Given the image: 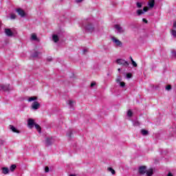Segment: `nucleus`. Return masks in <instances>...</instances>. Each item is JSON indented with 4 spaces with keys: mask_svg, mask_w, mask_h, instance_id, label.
<instances>
[{
    "mask_svg": "<svg viewBox=\"0 0 176 176\" xmlns=\"http://www.w3.org/2000/svg\"><path fill=\"white\" fill-rule=\"evenodd\" d=\"M130 60H131V63H132L133 61H134V60L133 59V57H131V56H130Z\"/></svg>",
    "mask_w": 176,
    "mask_h": 176,
    "instance_id": "nucleus-47",
    "label": "nucleus"
},
{
    "mask_svg": "<svg viewBox=\"0 0 176 176\" xmlns=\"http://www.w3.org/2000/svg\"><path fill=\"white\" fill-rule=\"evenodd\" d=\"M136 6L137 8H138L139 9L142 8V3H140V2H137L136 3Z\"/></svg>",
    "mask_w": 176,
    "mask_h": 176,
    "instance_id": "nucleus-29",
    "label": "nucleus"
},
{
    "mask_svg": "<svg viewBox=\"0 0 176 176\" xmlns=\"http://www.w3.org/2000/svg\"><path fill=\"white\" fill-rule=\"evenodd\" d=\"M116 80L117 83H120L122 82V76H118Z\"/></svg>",
    "mask_w": 176,
    "mask_h": 176,
    "instance_id": "nucleus-25",
    "label": "nucleus"
},
{
    "mask_svg": "<svg viewBox=\"0 0 176 176\" xmlns=\"http://www.w3.org/2000/svg\"><path fill=\"white\" fill-rule=\"evenodd\" d=\"M10 129L13 131V133H19V131H17V129H16L13 125H10Z\"/></svg>",
    "mask_w": 176,
    "mask_h": 176,
    "instance_id": "nucleus-17",
    "label": "nucleus"
},
{
    "mask_svg": "<svg viewBox=\"0 0 176 176\" xmlns=\"http://www.w3.org/2000/svg\"><path fill=\"white\" fill-rule=\"evenodd\" d=\"M71 134H72V131H70L69 133H67V135L71 137Z\"/></svg>",
    "mask_w": 176,
    "mask_h": 176,
    "instance_id": "nucleus-42",
    "label": "nucleus"
},
{
    "mask_svg": "<svg viewBox=\"0 0 176 176\" xmlns=\"http://www.w3.org/2000/svg\"><path fill=\"white\" fill-rule=\"evenodd\" d=\"M167 176H173V173H171V172H169L168 173Z\"/></svg>",
    "mask_w": 176,
    "mask_h": 176,
    "instance_id": "nucleus-45",
    "label": "nucleus"
},
{
    "mask_svg": "<svg viewBox=\"0 0 176 176\" xmlns=\"http://www.w3.org/2000/svg\"><path fill=\"white\" fill-rule=\"evenodd\" d=\"M108 171H109L110 173H111V174L113 175H114V174H116L115 170H113V168H112L111 167H109L107 168Z\"/></svg>",
    "mask_w": 176,
    "mask_h": 176,
    "instance_id": "nucleus-18",
    "label": "nucleus"
},
{
    "mask_svg": "<svg viewBox=\"0 0 176 176\" xmlns=\"http://www.w3.org/2000/svg\"><path fill=\"white\" fill-rule=\"evenodd\" d=\"M10 19L11 20H14L16 19V14H10Z\"/></svg>",
    "mask_w": 176,
    "mask_h": 176,
    "instance_id": "nucleus-31",
    "label": "nucleus"
},
{
    "mask_svg": "<svg viewBox=\"0 0 176 176\" xmlns=\"http://www.w3.org/2000/svg\"><path fill=\"white\" fill-rule=\"evenodd\" d=\"M109 75H110L109 73H108V74H107V76H109Z\"/></svg>",
    "mask_w": 176,
    "mask_h": 176,
    "instance_id": "nucleus-49",
    "label": "nucleus"
},
{
    "mask_svg": "<svg viewBox=\"0 0 176 176\" xmlns=\"http://www.w3.org/2000/svg\"><path fill=\"white\" fill-rule=\"evenodd\" d=\"M52 41L55 42V43H57L58 41H60V38H58V36L57 34H53L52 35Z\"/></svg>",
    "mask_w": 176,
    "mask_h": 176,
    "instance_id": "nucleus-15",
    "label": "nucleus"
},
{
    "mask_svg": "<svg viewBox=\"0 0 176 176\" xmlns=\"http://www.w3.org/2000/svg\"><path fill=\"white\" fill-rule=\"evenodd\" d=\"M31 39H32V41H38V37H36V34H32L31 36Z\"/></svg>",
    "mask_w": 176,
    "mask_h": 176,
    "instance_id": "nucleus-21",
    "label": "nucleus"
},
{
    "mask_svg": "<svg viewBox=\"0 0 176 176\" xmlns=\"http://www.w3.org/2000/svg\"><path fill=\"white\" fill-rule=\"evenodd\" d=\"M47 60L48 61H52V60H53V58H52V57H48V58H47Z\"/></svg>",
    "mask_w": 176,
    "mask_h": 176,
    "instance_id": "nucleus-44",
    "label": "nucleus"
},
{
    "mask_svg": "<svg viewBox=\"0 0 176 176\" xmlns=\"http://www.w3.org/2000/svg\"><path fill=\"white\" fill-rule=\"evenodd\" d=\"M172 56H173V57H176V52H175V51H173V52H172Z\"/></svg>",
    "mask_w": 176,
    "mask_h": 176,
    "instance_id": "nucleus-38",
    "label": "nucleus"
},
{
    "mask_svg": "<svg viewBox=\"0 0 176 176\" xmlns=\"http://www.w3.org/2000/svg\"><path fill=\"white\" fill-rule=\"evenodd\" d=\"M77 3H80V2H83V0H76Z\"/></svg>",
    "mask_w": 176,
    "mask_h": 176,
    "instance_id": "nucleus-41",
    "label": "nucleus"
},
{
    "mask_svg": "<svg viewBox=\"0 0 176 176\" xmlns=\"http://www.w3.org/2000/svg\"><path fill=\"white\" fill-rule=\"evenodd\" d=\"M166 90H171V85H167L166 87Z\"/></svg>",
    "mask_w": 176,
    "mask_h": 176,
    "instance_id": "nucleus-36",
    "label": "nucleus"
},
{
    "mask_svg": "<svg viewBox=\"0 0 176 176\" xmlns=\"http://www.w3.org/2000/svg\"><path fill=\"white\" fill-rule=\"evenodd\" d=\"M131 63H132V65H133L135 67H137L138 65H137V63H135V61L133 60Z\"/></svg>",
    "mask_w": 176,
    "mask_h": 176,
    "instance_id": "nucleus-35",
    "label": "nucleus"
},
{
    "mask_svg": "<svg viewBox=\"0 0 176 176\" xmlns=\"http://www.w3.org/2000/svg\"><path fill=\"white\" fill-rule=\"evenodd\" d=\"M82 27L87 32H93L95 30L94 25L90 21H85L82 23Z\"/></svg>",
    "mask_w": 176,
    "mask_h": 176,
    "instance_id": "nucleus-1",
    "label": "nucleus"
},
{
    "mask_svg": "<svg viewBox=\"0 0 176 176\" xmlns=\"http://www.w3.org/2000/svg\"><path fill=\"white\" fill-rule=\"evenodd\" d=\"M136 13H137L138 16H141V14H144V12H143L142 10H138L136 11Z\"/></svg>",
    "mask_w": 176,
    "mask_h": 176,
    "instance_id": "nucleus-20",
    "label": "nucleus"
},
{
    "mask_svg": "<svg viewBox=\"0 0 176 176\" xmlns=\"http://www.w3.org/2000/svg\"><path fill=\"white\" fill-rule=\"evenodd\" d=\"M16 165L15 164H12L11 165L10 168V171H12L13 173V171H14V170H16Z\"/></svg>",
    "mask_w": 176,
    "mask_h": 176,
    "instance_id": "nucleus-24",
    "label": "nucleus"
},
{
    "mask_svg": "<svg viewBox=\"0 0 176 176\" xmlns=\"http://www.w3.org/2000/svg\"><path fill=\"white\" fill-rule=\"evenodd\" d=\"M35 100H36V97L32 96V97L29 98L28 101H29V102H31L32 101H35Z\"/></svg>",
    "mask_w": 176,
    "mask_h": 176,
    "instance_id": "nucleus-26",
    "label": "nucleus"
},
{
    "mask_svg": "<svg viewBox=\"0 0 176 176\" xmlns=\"http://www.w3.org/2000/svg\"><path fill=\"white\" fill-rule=\"evenodd\" d=\"M127 116H129V118H131V116H133V111H131V110L128 111Z\"/></svg>",
    "mask_w": 176,
    "mask_h": 176,
    "instance_id": "nucleus-27",
    "label": "nucleus"
},
{
    "mask_svg": "<svg viewBox=\"0 0 176 176\" xmlns=\"http://www.w3.org/2000/svg\"><path fill=\"white\" fill-rule=\"evenodd\" d=\"M1 170H2V174H4L5 175H6V174H9V168L7 167H3L1 168Z\"/></svg>",
    "mask_w": 176,
    "mask_h": 176,
    "instance_id": "nucleus-13",
    "label": "nucleus"
},
{
    "mask_svg": "<svg viewBox=\"0 0 176 176\" xmlns=\"http://www.w3.org/2000/svg\"><path fill=\"white\" fill-rule=\"evenodd\" d=\"M69 176H76V175H70Z\"/></svg>",
    "mask_w": 176,
    "mask_h": 176,
    "instance_id": "nucleus-48",
    "label": "nucleus"
},
{
    "mask_svg": "<svg viewBox=\"0 0 176 176\" xmlns=\"http://www.w3.org/2000/svg\"><path fill=\"white\" fill-rule=\"evenodd\" d=\"M13 88H12V87H10V84H6V85H3V84H1L0 85V90H3V91H10V90H12Z\"/></svg>",
    "mask_w": 176,
    "mask_h": 176,
    "instance_id": "nucleus-4",
    "label": "nucleus"
},
{
    "mask_svg": "<svg viewBox=\"0 0 176 176\" xmlns=\"http://www.w3.org/2000/svg\"><path fill=\"white\" fill-rule=\"evenodd\" d=\"M87 53V49L83 50V54H86Z\"/></svg>",
    "mask_w": 176,
    "mask_h": 176,
    "instance_id": "nucleus-43",
    "label": "nucleus"
},
{
    "mask_svg": "<svg viewBox=\"0 0 176 176\" xmlns=\"http://www.w3.org/2000/svg\"><path fill=\"white\" fill-rule=\"evenodd\" d=\"M118 71L120 72V69H118Z\"/></svg>",
    "mask_w": 176,
    "mask_h": 176,
    "instance_id": "nucleus-50",
    "label": "nucleus"
},
{
    "mask_svg": "<svg viewBox=\"0 0 176 176\" xmlns=\"http://www.w3.org/2000/svg\"><path fill=\"white\" fill-rule=\"evenodd\" d=\"M148 5L150 9H153V8L155 6V0H149Z\"/></svg>",
    "mask_w": 176,
    "mask_h": 176,
    "instance_id": "nucleus-14",
    "label": "nucleus"
},
{
    "mask_svg": "<svg viewBox=\"0 0 176 176\" xmlns=\"http://www.w3.org/2000/svg\"><path fill=\"white\" fill-rule=\"evenodd\" d=\"M34 126H35V129L38 130V133H41V126H39V124H34Z\"/></svg>",
    "mask_w": 176,
    "mask_h": 176,
    "instance_id": "nucleus-23",
    "label": "nucleus"
},
{
    "mask_svg": "<svg viewBox=\"0 0 176 176\" xmlns=\"http://www.w3.org/2000/svg\"><path fill=\"white\" fill-rule=\"evenodd\" d=\"M148 10H149V8H148V7H144V8H143V12H148Z\"/></svg>",
    "mask_w": 176,
    "mask_h": 176,
    "instance_id": "nucleus-34",
    "label": "nucleus"
},
{
    "mask_svg": "<svg viewBox=\"0 0 176 176\" xmlns=\"http://www.w3.org/2000/svg\"><path fill=\"white\" fill-rule=\"evenodd\" d=\"M40 107H41V104H39V102L36 101H34L32 104V109H34L35 111H36V109H39Z\"/></svg>",
    "mask_w": 176,
    "mask_h": 176,
    "instance_id": "nucleus-7",
    "label": "nucleus"
},
{
    "mask_svg": "<svg viewBox=\"0 0 176 176\" xmlns=\"http://www.w3.org/2000/svg\"><path fill=\"white\" fill-rule=\"evenodd\" d=\"M132 76H133V75L131 74V73L126 74L127 79H130Z\"/></svg>",
    "mask_w": 176,
    "mask_h": 176,
    "instance_id": "nucleus-33",
    "label": "nucleus"
},
{
    "mask_svg": "<svg viewBox=\"0 0 176 176\" xmlns=\"http://www.w3.org/2000/svg\"><path fill=\"white\" fill-rule=\"evenodd\" d=\"M142 21H143L144 23H145L146 24H148V20H146V19H142Z\"/></svg>",
    "mask_w": 176,
    "mask_h": 176,
    "instance_id": "nucleus-39",
    "label": "nucleus"
},
{
    "mask_svg": "<svg viewBox=\"0 0 176 176\" xmlns=\"http://www.w3.org/2000/svg\"><path fill=\"white\" fill-rule=\"evenodd\" d=\"M171 34L174 38H176V31L175 30H172Z\"/></svg>",
    "mask_w": 176,
    "mask_h": 176,
    "instance_id": "nucleus-32",
    "label": "nucleus"
},
{
    "mask_svg": "<svg viewBox=\"0 0 176 176\" xmlns=\"http://www.w3.org/2000/svg\"><path fill=\"white\" fill-rule=\"evenodd\" d=\"M96 85V82H93L91 83V87H94V86Z\"/></svg>",
    "mask_w": 176,
    "mask_h": 176,
    "instance_id": "nucleus-40",
    "label": "nucleus"
},
{
    "mask_svg": "<svg viewBox=\"0 0 176 176\" xmlns=\"http://www.w3.org/2000/svg\"><path fill=\"white\" fill-rule=\"evenodd\" d=\"M5 34L7 36H13V32L9 28L5 29Z\"/></svg>",
    "mask_w": 176,
    "mask_h": 176,
    "instance_id": "nucleus-9",
    "label": "nucleus"
},
{
    "mask_svg": "<svg viewBox=\"0 0 176 176\" xmlns=\"http://www.w3.org/2000/svg\"><path fill=\"white\" fill-rule=\"evenodd\" d=\"M133 126H140V123L138 120L133 121Z\"/></svg>",
    "mask_w": 176,
    "mask_h": 176,
    "instance_id": "nucleus-28",
    "label": "nucleus"
},
{
    "mask_svg": "<svg viewBox=\"0 0 176 176\" xmlns=\"http://www.w3.org/2000/svg\"><path fill=\"white\" fill-rule=\"evenodd\" d=\"M118 83L121 87H124L126 86V83H124V82L121 81L120 82H118Z\"/></svg>",
    "mask_w": 176,
    "mask_h": 176,
    "instance_id": "nucleus-30",
    "label": "nucleus"
},
{
    "mask_svg": "<svg viewBox=\"0 0 176 176\" xmlns=\"http://www.w3.org/2000/svg\"><path fill=\"white\" fill-rule=\"evenodd\" d=\"M116 63L119 65H123L124 67H127L128 65H129V62H127L123 59H117Z\"/></svg>",
    "mask_w": 176,
    "mask_h": 176,
    "instance_id": "nucleus-5",
    "label": "nucleus"
},
{
    "mask_svg": "<svg viewBox=\"0 0 176 176\" xmlns=\"http://www.w3.org/2000/svg\"><path fill=\"white\" fill-rule=\"evenodd\" d=\"M28 124L29 129H32V127H34V126L35 125V122H34V120L29 119L28 121Z\"/></svg>",
    "mask_w": 176,
    "mask_h": 176,
    "instance_id": "nucleus-10",
    "label": "nucleus"
},
{
    "mask_svg": "<svg viewBox=\"0 0 176 176\" xmlns=\"http://www.w3.org/2000/svg\"><path fill=\"white\" fill-rule=\"evenodd\" d=\"M54 142V139L53 138H47L45 139V145L46 146H50Z\"/></svg>",
    "mask_w": 176,
    "mask_h": 176,
    "instance_id": "nucleus-6",
    "label": "nucleus"
},
{
    "mask_svg": "<svg viewBox=\"0 0 176 176\" xmlns=\"http://www.w3.org/2000/svg\"><path fill=\"white\" fill-rule=\"evenodd\" d=\"M146 173V166H142L139 167V174H141L142 175H144Z\"/></svg>",
    "mask_w": 176,
    "mask_h": 176,
    "instance_id": "nucleus-8",
    "label": "nucleus"
},
{
    "mask_svg": "<svg viewBox=\"0 0 176 176\" xmlns=\"http://www.w3.org/2000/svg\"><path fill=\"white\" fill-rule=\"evenodd\" d=\"M173 28H176V22H174V23H173Z\"/></svg>",
    "mask_w": 176,
    "mask_h": 176,
    "instance_id": "nucleus-46",
    "label": "nucleus"
},
{
    "mask_svg": "<svg viewBox=\"0 0 176 176\" xmlns=\"http://www.w3.org/2000/svg\"><path fill=\"white\" fill-rule=\"evenodd\" d=\"M114 28L116 34H124L125 32L124 28L122 27V25H120V24L114 25Z\"/></svg>",
    "mask_w": 176,
    "mask_h": 176,
    "instance_id": "nucleus-2",
    "label": "nucleus"
},
{
    "mask_svg": "<svg viewBox=\"0 0 176 176\" xmlns=\"http://www.w3.org/2000/svg\"><path fill=\"white\" fill-rule=\"evenodd\" d=\"M147 176H152L153 175V169L151 168L146 171Z\"/></svg>",
    "mask_w": 176,
    "mask_h": 176,
    "instance_id": "nucleus-16",
    "label": "nucleus"
},
{
    "mask_svg": "<svg viewBox=\"0 0 176 176\" xmlns=\"http://www.w3.org/2000/svg\"><path fill=\"white\" fill-rule=\"evenodd\" d=\"M45 173H49V167L46 166V167L45 168Z\"/></svg>",
    "mask_w": 176,
    "mask_h": 176,
    "instance_id": "nucleus-37",
    "label": "nucleus"
},
{
    "mask_svg": "<svg viewBox=\"0 0 176 176\" xmlns=\"http://www.w3.org/2000/svg\"><path fill=\"white\" fill-rule=\"evenodd\" d=\"M111 39L113 43L115 45V46H117V47H122V46H123V43H122V41H120L116 37L112 36Z\"/></svg>",
    "mask_w": 176,
    "mask_h": 176,
    "instance_id": "nucleus-3",
    "label": "nucleus"
},
{
    "mask_svg": "<svg viewBox=\"0 0 176 176\" xmlns=\"http://www.w3.org/2000/svg\"><path fill=\"white\" fill-rule=\"evenodd\" d=\"M16 12L18 14L21 16V17H24L25 16V12H24V10H21V8H18L16 10Z\"/></svg>",
    "mask_w": 176,
    "mask_h": 176,
    "instance_id": "nucleus-11",
    "label": "nucleus"
},
{
    "mask_svg": "<svg viewBox=\"0 0 176 176\" xmlns=\"http://www.w3.org/2000/svg\"><path fill=\"white\" fill-rule=\"evenodd\" d=\"M141 133H142V135H148V131H146L145 129H142Z\"/></svg>",
    "mask_w": 176,
    "mask_h": 176,
    "instance_id": "nucleus-19",
    "label": "nucleus"
},
{
    "mask_svg": "<svg viewBox=\"0 0 176 176\" xmlns=\"http://www.w3.org/2000/svg\"><path fill=\"white\" fill-rule=\"evenodd\" d=\"M41 54H42V53L36 51L33 54H32L31 57H33V58H36L39 57V55Z\"/></svg>",
    "mask_w": 176,
    "mask_h": 176,
    "instance_id": "nucleus-12",
    "label": "nucleus"
},
{
    "mask_svg": "<svg viewBox=\"0 0 176 176\" xmlns=\"http://www.w3.org/2000/svg\"><path fill=\"white\" fill-rule=\"evenodd\" d=\"M67 104H68V105H69V107H74V104H75V102H74L72 100H68Z\"/></svg>",
    "mask_w": 176,
    "mask_h": 176,
    "instance_id": "nucleus-22",
    "label": "nucleus"
}]
</instances>
